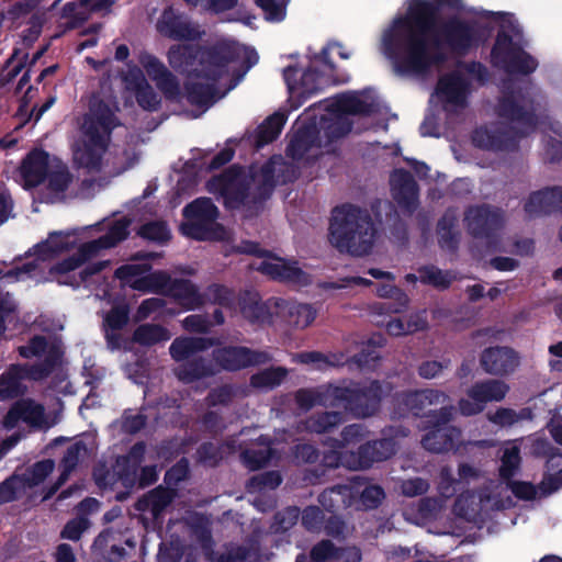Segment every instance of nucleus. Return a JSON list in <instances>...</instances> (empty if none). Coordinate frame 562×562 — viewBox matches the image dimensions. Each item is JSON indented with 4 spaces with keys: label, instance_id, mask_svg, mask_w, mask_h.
<instances>
[{
    "label": "nucleus",
    "instance_id": "1",
    "mask_svg": "<svg viewBox=\"0 0 562 562\" xmlns=\"http://www.w3.org/2000/svg\"><path fill=\"white\" fill-rule=\"evenodd\" d=\"M481 38L475 26L459 21L437 26L435 7L425 0H411L406 12L382 32L380 49L395 72L424 76L439 68L447 47L462 50Z\"/></svg>",
    "mask_w": 562,
    "mask_h": 562
},
{
    "label": "nucleus",
    "instance_id": "2",
    "mask_svg": "<svg viewBox=\"0 0 562 562\" xmlns=\"http://www.w3.org/2000/svg\"><path fill=\"white\" fill-rule=\"evenodd\" d=\"M168 60L172 68L188 72V101L209 106L218 88H234L257 64L258 55L245 45L224 42L205 52H198L189 45H175L169 49Z\"/></svg>",
    "mask_w": 562,
    "mask_h": 562
},
{
    "label": "nucleus",
    "instance_id": "3",
    "mask_svg": "<svg viewBox=\"0 0 562 562\" xmlns=\"http://www.w3.org/2000/svg\"><path fill=\"white\" fill-rule=\"evenodd\" d=\"M130 221L125 217L119 220H104L93 226L82 229L53 232L31 250L37 260L46 261L68 252L76 246L77 251L53 265L49 268V279L60 284L77 286L87 276L103 270L109 261H99L85 268L77 279L71 273L81 265L99 256L102 250L115 247L124 240L128 231Z\"/></svg>",
    "mask_w": 562,
    "mask_h": 562
},
{
    "label": "nucleus",
    "instance_id": "4",
    "mask_svg": "<svg viewBox=\"0 0 562 562\" xmlns=\"http://www.w3.org/2000/svg\"><path fill=\"white\" fill-rule=\"evenodd\" d=\"M375 105L371 91L348 92L326 100L295 122L288 155L297 161H310L329 153L331 144L350 132L351 115L370 113Z\"/></svg>",
    "mask_w": 562,
    "mask_h": 562
},
{
    "label": "nucleus",
    "instance_id": "5",
    "mask_svg": "<svg viewBox=\"0 0 562 562\" xmlns=\"http://www.w3.org/2000/svg\"><path fill=\"white\" fill-rule=\"evenodd\" d=\"M281 166L280 158H273L260 169L243 170L231 168L221 177L212 179L209 191L223 198L229 209H257L269 196L276 181L274 172Z\"/></svg>",
    "mask_w": 562,
    "mask_h": 562
},
{
    "label": "nucleus",
    "instance_id": "6",
    "mask_svg": "<svg viewBox=\"0 0 562 562\" xmlns=\"http://www.w3.org/2000/svg\"><path fill=\"white\" fill-rule=\"evenodd\" d=\"M114 126L113 110L98 98H93L80 134L71 147L72 159L78 168L87 172H99L109 166L110 132Z\"/></svg>",
    "mask_w": 562,
    "mask_h": 562
},
{
    "label": "nucleus",
    "instance_id": "7",
    "mask_svg": "<svg viewBox=\"0 0 562 562\" xmlns=\"http://www.w3.org/2000/svg\"><path fill=\"white\" fill-rule=\"evenodd\" d=\"M364 430L359 424L346 427L341 434V441L329 440L325 443L323 459L325 465L330 468L342 465L351 470H361L394 454L395 443L392 439L360 446L359 452L356 454L352 449L364 439Z\"/></svg>",
    "mask_w": 562,
    "mask_h": 562
},
{
    "label": "nucleus",
    "instance_id": "8",
    "mask_svg": "<svg viewBox=\"0 0 562 562\" xmlns=\"http://www.w3.org/2000/svg\"><path fill=\"white\" fill-rule=\"evenodd\" d=\"M375 239V229L368 212L342 205L333 212L329 241L340 251L353 256L368 254Z\"/></svg>",
    "mask_w": 562,
    "mask_h": 562
},
{
    "label": "nucleus",
    "instance_id": "9",
    "mask_svg": "<svg viewBox=\"0 0 562 562\" xmlns=\"http://www.w3.org/2000/svg\"><path fill=\"white\" fill-rule=\"evenodd\" d=\"M149 269L146 262H134L119 268L115 276L135 290L168 291L184 310H194L204 303L203 296L191 282L186 280L170 282V278L165 272L148 273Z\"/></svg>",
    "mask_w": 562,
    "mask_h": 562
},
{
    "label": "nucleus",
    "instance_id": "10",
    "mask_svg": "<svg viewBox=\"0 0 562 562\" xmlns=\"http://www.w3.org/2000/svg\"><path fill=\"white\" fill-rule=\"evenodd\" d=\"M335 55L348 59L350 52L340 44L333 43L325 47L319 56H315L311 61L310 70L302 72L293 67L285 69L284 79L291 101H300V99L311 95L327 82L325 76L331 74L334 69L328 58Z\"/></svg>",
    "mask_w": 562,
    "mask_h": 562
},
{
    "label": "nucleus",
    "instance_id": "11",
    "mask_svg": "<svg viewBox=\"0 0 562 562\" xmlns=\"http://www.w3.org/2000/svg\"><path fill=\"white\" fill-rule=\"evenodd\" d=\"M484 77L485 71L480 64L459 65L439 79L435 98L448 115H458L469 104L473 83L483 81Z\"/></svg>",
    "mask_w": 562,
    "mask_h": 562
},
{
    "label": "nucleus",
    "instance_id": "12",
    "mask_svg": "<svg viewBox=\"0 0 562 562\" xmlns=\"http://www.w3.org/2000/svg\"><path fill=\"white\" fill-rule=\"evenodd\" d=\"M20 177L24 188H33L47 181L50 201H55L67 189L70 175L65 164L43 150H34L27 155L20 167Z\"/></svg>",
    "mask_w": 562,
    "mask_h": 562
},
{
    "label": "nucleus",
    "instance_id": "13",
    "mask_svg": "<svg viewBox=\"0 0 562 562\" xmlns=\"http://www.w3.org/2000/svg\"><path fill=\"white\" fill-rule=\"evenodd\" d=\"M493 21L499 24L501 31L492 50V61L495 66L508 71L530 72L536 69V61L526 54L517 41L509 37L508 32L515 36L519 34V27L512 14L491 13Z\"/></svg>",
    "mask_w": 562,
    "mask_h": 562
},
{
    "label": "nucleus",
    "instance_id": "14",
    "mask_svg": "<svg viewBox=\"0 0 562 562\" xmlns=\"http://www.w3.org/2000/svg\"><path fill=\"white\" fill-rule=\"evenodd\" d=\"M218 211L210 199H198L183 210L186 222L180 229L194 239H225L228 233L216 223Z\"/></svg>",
    "mask_w": 562,
    "mask_h": 562
},
{
    "label": "nucleus",
    "instance_id": "15",
    "mask_svg": "<svg viewBox=\"0 0 562 562\" xmlns=\"http://www.w3.org/2000/svg\"><path fill=\"white\" fill-rule=\"evenodd\" d=\"M359 496V506L366 509L376 507L384 497L382 488L378 485H366L360 481L351 482L348 485H339L325 491L321 497V504L331 510L335 507L352 506L355 498Z\"/></svg>",
    "mask_w": 562,
    "mask_h": 562
},
{
    "label": "nucleus",
    "instance_id": "16",
    "mask_svg": "<svg viewBox=\"0 0 562 562\" xmlns=\"http://www.w3.org/2000/svg\"><path fill=\"white\" fill-rule=\"evenodd\" d=\"M508 392V385L499 380L476 382L467 390L465 396L458 403L459 412L463 416H473L482 413L487 403L502 401Z\"/></svg>",
    "mask_w": 562,
    "mask_h": 562
},
{
    "label": "nucleus",
    "instance_id": "17",
    "mask_svg": "<svg viewBox=\"0 0 562 562\" xmlns=\"http://www.w3.org/2000/svg\"><path fill=\"white\" fill-rule=\"evenodd\" d=\"M25 423L30 427L47 429L57 423V418L46 414L44 407L33 400L24 398L15 402L2 420L5 429L15 428L19 423Z\"/></svg>",
    "mask_w": 562,
    "mask_h": 562
},
{
    "label": "nucleus",
    "instance_id": "18",
    "mask_svg": "<svg viewBox=\"0 0 562 562\" xmlns=\"http://www.w3.org/2000/svg\"><path fill=\"white\" fill-rule=\"evenodd\" d=\"M499 116L510 124V130L528 134L536 126V114L529 99L519 93L505 97L498 106Z\"/></svg>",
    "mask_w": 562,
    "mask_h": 562
},
{
    "label": "nucleus",
    "instance_id": "19",
    "mask_svg": "<svg viewBox=\"0 0 562 562\" xmlns=\"http://www.w3.org/2000/svg\"><path fill=\"white\" fill-rule=\"evenodd\" d=\"M262 260L254 263L262 273L281 281L296 285H305L310 282V274L296 266L294 261H286L271 254H262Z\"/></svg>",
    "mask_w": 562,
    "mask_h": 562
},
{
    "label": "nucleus",
    "instance_id": "20",
    "mask_svg": "<svg viewBox=\"0 0 562 562\" xmlns=\"http://www.w3.org/2000/svg\"><path fill=\"white\" fill-rule=\"evenodd\" d=\"M452 407H443L440 409L438 416L436 415L435 429L423 438V446L427 450L443 452L453 448L454 441L459 438L460 432L458 429L446 425L452 416Z\"/></svg>",
    "mask_w": 562,
    "mask_h": 562
},
{
    "label": "nucleus",
    "instance_id": "21",
    "mask_svg": "<svg viewBox=\"0 0 562 562\" xmlns=\"http://www.w3.org/2000/svg\"><path fill=\"white\" fill-rule=\"evenodd\" d=\"M49 371L50 367L47 364L41 368L12 366L7 372L0 375V398H11L22 394L26 389L23 384L25 378L40 380L47 375Z\"/></svg>",
    "mask_w": 562,
    "mask_h": 562
},
{
    "label": "nucleus",
    "instance_id": "22",
    "mask_svg": "<svg viewBox=\"0 0 562 562\" xmlns=\"http://www.w3.org/2000/svg\"><path fill=\"white\" fill-rule=\"evenodd\" d=\"M156 27L161 35L173 40L193 41L203 33L198 25L171 8L162 12Z\"/></svg>",
    "mask_w": 562,
    "mask_h": 562
},
{
    "label": "nucleus",
    "instance_id": "23",
    "mask_svg": "<svg viewBox=\"0 0 562 562\" xmlns=\"http://www.w3.org/2000/svg\"><path fill=\"white\" fill-rule=\"evenodd\" d=\"M173 494L169 490L156 488L142 497L136 508L145 528L156 527L161 513L171 503Z\"/></svg>",
    "mask_w": 562,
    "mask_h": 562
},
{
    "label": "nucleus",
    "instance_id": "24",
    "mask_svg": "<svg viewBox=\"0 0 562 562\" xmlns=\"http://www.w3.org/2000/svg\"><path fill=\"white\" fill-rule=\"evenodd\" d=\"M467 222L473 234L490 235L504 225L505 217L499 210L484 206L471 209L467 214Z\"/></svg>",
    "mask_w": 562,
    "mask_h": 562
},
{
    "label": "nucleus",
    "instance_id": "25",
    "mask_svg": "<svg viewBox=\"0 0 562 562\" xmlns=\"http://www.w3.org/2000/svg\"><path fill=\"white\" fill-rule=\"evenodd\" d=\"M139 63L168 98H178L180 95L175 78L156 57L149 54H142Z\"/></svg>",
    "mask_w": 562,
    "mask_h": 562
},
{
    "label": "nucleus",
    "instance_id": "26",
    "mask_svg": "<svg viewBox=\"0 0 562 562\" xmlns=\"http://www.w3.org/2000/svg\"><path fill=\"white\" fill-rule=\"evenodd\" d=\"M126 88L136 94L137 102L145 110H155L159 103L157 94L147 83L142 70L137 67L128 68L124 76Z\"/></svg>",
    "mask_w": 562,
    "mask_h": 562
},
{
    "label": "nucleus",
    "instance_id": "27",
    "mask_svg": "<svg viewBox=\"0 0 562 562\" xmlns=\"http://www.w3.org/2000/svg\"><path fill=\"white\" fill-rule=\"evenodd\" d=\"M391 189L397 203L411 211L417 201V189L411 175L396 170L391 176Z\"/></svg>",
    "mask_w": 562,
    "mask_h": 562
},
{
    "label": "nucleus",
    "instance_id": "28",
    "mask_svg": "<svg viewBox=\"0 0 562 562\" xmlns=\"http://www.w3.org/2000/svg\"><path fill=\"white\" fill-rule=\"evenodd\" d=\"M274 307L277 314L282 317H289L290 323L300 328L307 327L316 317V311L307 304L277 300Z\"/></svg>",
    "mask_w": 562,
    "mask_h": 562
},
{
    "label": "nucleus",
    "instance_id": "29",
    "mask_svg": "<svg viewBox=\"0 0 562 562\" xmlns=\"http://www.w3.org/2000/svg\"><path fill=\"white\" fill-rule=\"evenodd\" d=\"M510 137L503 131L499 124H492L477 128L473 134L475 146L485 149H503L508 147Z\"/></svg>",
    "mask_w": 562,
    "mask_h": 562
},
{
    "label": "nucleus",
    "instance_id": "30",
    "mask_svg": "<svg viewBox=\"0 0 562 562\" xmlns=\"http://www.w3.org/2000/svg\"><path fill=\"white\" fill-rule=\"evenodd\" d=\"M443 510L441 501L435 498L423 499L417 507L405 510L406 520L424 526L432 520L438 519Z\"/></svg>",
    "mask_w": 562,
    "mask_h": 562
},
{
    "label": "nucleus",
    "instance_id": "31",
    "mask_svg": "<svg viewBox=\"0 0 562 562\" xmlns=\"http://www.w3.org/2000/svg\"><path fill=\"white\" fill-rule=\"evenodd\" d=\"M448 401V396L436 390H426L422 392H416L409 395H405L401 402L405 404V406L409 407V409L418 415L426 408L431 406L445 404Z\"/></svg>",
    "mask_w": 562,
    "mask_h": 562
},
{
    "label": "nucleus",
    "instance_id": "32",
    "mask_svg": "<svg viewBox=\"0 0 562 562\" xmlns=\"http://www.w3.org/2000/svg\"><path fill=\"white\" fill-rule=\"evenodd\" d=\"M112 0H81L78 3H68L64 8V14L71 19V25L88 19V12H106L112 5Z\"/></svg>",
    "mask_w": 562,
    "mask_h": 562
},
{
    "label": "nucleus",
    "instance_id": "33",
    "mask_svg": "<svg viewBox=\"0 0 562 562\" xmlns=\"http://www.w3.org/2000/svg\"><path fill=\"white\" fill-rule=\"evenodd\" d=\"M128 319V308L124 304H119L104 315L103 326L105 337L111 348H119L116 330L126 325Z\"/></svg>",
    "mask_w": 562,
    "mask_h": 562
},
{
    "label": "nucleus",
    "instance_id": "34",
    "mask_svg": "<svg viewBox=\"0 0 562 562\" xmlns=\"http://www.w3.org/2000/svg\"><path fill=\"white\" fill-rule=\"evenodd\" d=\"M562 200V189L553 188L544 191L535 192L526 203V211L533 215L548 212L558 202Z\"/></svg>",
    "mask_w": 562,
    "mask_h": 562
},
{
    "label": "nucleus",
    "instance_id": "35",
    "mask_svg": "<svg viewBox=\"0 0 562 562\" xmlns=\"http://www.w3.org/2000/svg\"><path fill=\"white\" fill-rule=\"evenodd\" d=\"M145 447L142 443L135 445L130 451L128 456L117 460L116 471L125 483L134 481L138 465L143 460Z\"/></svg>",
    "mask_w": 562,
    "mask_h": 562
},
{
    "label": "nucleus",
    "instance_id": "36",
    "mask_svg": "<svg viewBox=\"0 0 562 562\" xmlns=\"http://www.w3.org/2000/svg\"><path fill=\"white\" fill-rule=\"evenodd\" d=\"M481 363L484 370L493 374H503L517 366L515 353H483Z\"/></svg>",
    "mask_w": 562,
    "mask_h": 562
},
{
    "label": "nucleus",
    "instance_id": "37",
    "mask_svg": "<svg viewBox=\"0 0 562 562\" xmlns=\"http://www.w3.org/2000/svg\"><path fill=\"white\" fill-rule=\"evenodd\" d=\"M170 334L159 325L145 324L136 328L133 340L140 346L151 347L160 341L168 340Z\"/></svg>",
    "mask_w": 562,
    "mask_h": 562
},
{
    "label": "nucleus",
    "instance_id": "38",
    "mask_svg": "<svg viewBox=\"0 0 562 562\" xmlns=\"http://www.w3.org/2000/svg\"><path fill=\"white\" fill-rule=\"evenodd\" d=\"M484 499L482 495L462 493L454 502L453 513L468 520L473 519L481 510Z\"/></svg>",
    "mask_w": 562,
    "mask_h": 562
},
{
    "label": "nucleus",
    "instance_id": "39",
    "mask_svg": "<svg viewBox=\"0 0 562 562\" xmlns=\"http://www.w3.org/2000/svg\"><path fill=\"white\" fill-rule=\"evenodd\" d=\"M284 123L285 116L282 113H274L268 117L258 128V146H262L276 139L281 133Z\"/></svg>",
    "mask_w": 562,
    "mask_h": 562
},
{
    "label": "nucleus",
    "instance_id": "40",
    "mask_svg": "<svg viewBox=\"0 0 562 562\" xmlns=\"http://www.w3.org/2000/svg\"><path fill=\"white\" fill-rule=\"evenodd\" d=\"M260 442L257 443L259 446L258 449L250 448L244 451L243 461L250 469L256 470L260 467L265 465L272 454V449L270 448V442L260 437Z\"/></svg>",
    "mask_w": 562,
    "mask_h": 562
},
{
    "label": "nucleus",
    "instance_id": "41",
    "mask_svg": "<svg viewBox=\"0 0 562 562\" xmlns=\"http://www.w3.org/2000/svg\"><path fill=\"white\" fill-rule=\"evenodd\" d=\"M54 468L55 463L52 460L40 461L25 471L21 481L29 487L38 486L53 472Z\"/></svg>",
    "mask_w": 562,
    "mask_h": 562
},
{
    "label": "nucleus",
    "instance_id": "42",
    "mask_svg": "<svg viewBox=\"0 0 562 562\" xmlns=\"http://www.w3.org/2000/svg\"><path fill=\"white\" fill-rule=\"evenodd\" d=\"M16 321V305L9 293L0 291V337L4 334L8 325Z\"/></svg>",
    "mask_w": 562,
    "mask_h": 562
},
{
    "label": "nucleus",
    "instance_id": "43",
    "mask_svg": "<svg viewBox=\"0 0 562 562\" xmlns=\"http://www.w3.org/2000/svg\"><path fill=\"white\" fill-rule=\"evenodd\" d=\"M210 539L205 536L202 539V548L205 551V554L212 562H240L246 559L247 550L243 547H233L227 550L225 554H221L218 557L213 555V552L210 550Z\"/></svg>",
    "mask_w": 562,
    "mask_h": 562
},
{
    "label": "nucleus",
    "instance_id": "44",
    "mask_svg": "<svg viewBox=\"0 0 562 562\" xmlns=\"http://www.w3.org/2000/svg\"><path fill=\"white\" fill-rule=\"evenodd\" d=\"M269 22H281L286 15L289 0H256Z\"/></svg>",
    "mask_w": 562,
    "mask_h": 562
},
{
    "label": "nucleus",
    "instance_id": "45",
    "mask_svg": "<svg viewBox=\"0 0 562 562\" xmlns=\"http://www.w3.org/2000/svg\"><path fill=\"white\" fill-rule=\"evenodd\" d=\"M85 453L86 447L81 443H75L67 449L61 461L63 473L60 474L58 486L67 480L69 472L75 469Z\"/></svg>",
    "mask_w": 562,
    "mask_h": 562
},
{
    "label": "nucleus",
    "instance_id": "46",
    "mask_svg": "<svg viewBox=\"0 0 562 562\" xmlns=\"http://www.w3.org/2000/svg\"><path fill=\"white\" fill-rule=\"evenodd\" d=\"M378 293L382 297H391L395 300L393 305H383L382 308L391 313L402 312L408 304V297L401 290L394 288L392 284L382 285Z\"/></svg>",
    "mask_w": 562,
    "mask_h": 562
},
{
    "label": "nucleus",
    "instance_id": "47",
    "mask_svg": "<svg viewBox=\"0 0 562 562\" xmlns=\"http://www.w3.org/2000/svg\"><path fill=\"white\" fill-rule=\"evenodd\" d=\"M530 417L531 414L528 408H524L518 413L509 408H501L495 414L488 416L492 423L499 426H510L519 420L528 419Z\"/></svg>",
    "mask_w": 562,
    "mask_h": 562
},
{
    "label": "nucleus",
    "instance_id": "48",
    "mask_svg": "<svg viewBox=\"0 0 562 562\" xmlns=\"http://www.w3.org/2000/svg\"><path fill=\"white\" fill-rule=\"evenodd\" d=\"M285 376V371L281 368L263 370L251 378V383L256 387H273L279 385Z\"/></svg>",
    "mask_w": 562,
    "mask_h": 562
},
{
    "label": "nucleus",
    "instance_id": "49",
    "mask_svg": "<svg viewBox=\"0 0 562 562\" xmlns=\"http://www.w3.org/2000/svg\"><path fill=\"white\" fill-rule=\"evenodd\" d=\"M341 418L337 413H323L310 417L306 428L315 432L328 431L331 427L340 423Z\"/></svg>",
    "mask_w": 562,
    "mask_h": 562
},
{
    "label": "nucleus",
    "instance_id": "50",
    "mask_svg": "<svg viewBox=\"0 0 562 562\" xmlns=\"http://www.w3.org/2000/svg\"><path fill=\"white\" fill-rule=\"evenodd\" d=\"M214 347V341L204 338H178L176 339L171 347L170 351H203L205 349Z\"/></svg>",
    "mask_w": 562,
    "mask_h": 562
},
{
    "label": "nucleus",
    "instance_id": "51",
    "mask_svg": "<svg viewBox=\"0 0 562 562\" xmlns=\"http://www.w3.org/2000/svg\"><path fill=\"white\" fill-rule=\"evenodd\" d=\"M280 483L281 476L278 472H268L254 476L248 484V490L250 493H260L266 490H274Z\"/></svg>",
    "mask_w": 562,
    "mask_h": 562
},
{
    "label": "nucleus",
    "instance_id": "52",
    "mask_svg": "<svg viewBox=\"0 0 562 562\" xmlns=\"http://www.w3.org/2000/svg\"><path fill=\"white\" fill-rule=\"evenodd\" d=\"M280 483L281 476L278 472H268L254 476L248 484V490L250 493H260L266 490H274Z\"/></svg>",
    "mask_w": 562,
    "mask_h": 562
},
{
    "label": "nucleus",
    "instance_id": "53",
    "mask_svg": "<svg viewBox=\"0 0 562 562\" xmlns=\"http://www.w3.org/2000/svg\"><path fill=\"white\" fill-rule=\"evenodd\" d=\"M519 464V450L516 445L509 443L504 448L502 457V465L499 469L501 475L504 479H509Z\"/></svg>",
    "mask_w": 562,
    "mask_h": 562
},
{
    "label": "nucleus",
    "instance_id": "54",
    "mask_svg": "<svg viewBox=\"0 0 562 562\" xmlns=\"http://www.w3.org/2000/svg\"><path fill=\"white\" fill-rule=\"evenodd\" d=\"M164 305H165V303L161 299H158V297L147 299V300L143 301L142 304L139 305L135 317L137 321H143V319L150 317L155 313H158L159 316H162L165 314H168V315L176 314V312H173L171 310L162 311Z\"/></svg>",
    "mask_w": 562,
    "mask_h": 562
},
{
    "label": "nucleus",
    "instance_id": "55",
    "mask_svg": "<svg viewBox=\"0 0 562 562\" xmlns=\"http://www.w3.org/2000/svg\"><path fill=\"white\" fill-rule=\"evenodd\" d=\"M188 355L189 353H177V361H186V363L182 367H179L177 369V374L179 379L189 382L192 381L193 379L200 378L209 373V371H206L200 364L187 361Z\"/></svg>",
    "mask_w": 562,
    "mask_h": 562
},
{
    "label": "nucleus",
    "instance_id": "56",
    "mask_svg": "<svg viewBox=\"0 0 562 562\" xmlns=\"http://www.w3.org/2000/svg\"><path fill=\"white\" fill-rule=\"evenodd\" d=\"M142 237L162 243L169 239L170 232L162 222H151L143 225L138 233Z\"/></svg>",
    "mask_w": 562,
    "mask_h": 562
},
{
    "label": "nucleus",
    "instance_id": "57",
    "mask_svg": "<svg viewBox=\"0 0 562 562\" xmlns=\"http://www.w3.org/2000/svg\"><path fill=\"white\" fill-rule=\"evenodd\" d=\"M379 390H380V386L378 385V383H372L370 390L368 392L362 393L359 396L358 401L359 402H368V405L364 408H362V407L355 408L357 415L369 416L374 412V409L378 405V402H379Z\"/></svg>",
    "mask_w": 562,
    "mask_h": 562
},
{
    "label": "nucleus",
    "instance_id": "58",
    "mask_svg": "<svg viewBox=\"0 0 562 562\" xmlns=\"http://www.w3.org/2000/svg\"><path fill=\"white\" fill-rule=\"evenodd\" d=\"M88 527L89 521L85 517L75 518L66 524L61 531V538L77 541Z\"/></svg>",
    "mask_w": 562,
    "mask_h": 562
},
{
    "label": "nucleus",
    "instance_id": "59",
    "mask_svg": "<svg viewBox=\"0 0 562 562\" xmlns=\"http://www.w3.org/2000/svg\"><path fill=\"white\" fill-rule=\"evenodd\" d=\"M342 353H340L341 356ZM339 353H299L297 361L303 363H316L318 368H323L324 364L336 366L339 360L336 357Z\"/></svg>",
    "mask_w": 562,
    "mask_h": 562
},
{
    "label": "nucleus",
    "instance_id": "60",
    "mask_svg": "<svg viewBox=\"0 0 562 562\" xmlns=\"http://www.w3.org/2000/svg\"><path fill=\"white\" fill-rule=\"evenodd\" d=\"M385 341L383 335L374 333L360 338L356 337L352 347L360 349V351H371L385 347Z\"/></svg>",
    "mask_w": 562,
    "mask_h": 562
},
{
    "label": "nucleus",
    "instance_id": "61",
    "mask_svg": "<svg viewBox=\"0 0 562 562\" xmlns=\"http://www.w3.org/2000/svg\"><path fill=\"white\" fill-rule=\"evenodd\" d=\"M419 279L424 283H430L436 286H447L451 281L447 273L432 267L420 270Z\"/></svg>",
    "mask_w": 562,
    "mask_h": 562
},
{
    "label": "nucleus",
    "instance_id": "62",
    "mask_svg": "<svg viewBox=\"0 0 562 562\" xmlns=\"http://www.w3.org/2000/svg\"><path fill=\"white\" fill-rule=\"evenodd\" d=\"M223 357L220 359L223 362V368L227 370H237L251 364L250 356L254 353H221Z\"/></svg>",
    "mask_w": 562,
    "mask_h": 562
},
{
    "label": "nucleus",
    "instance_id": "63",
    "mask_svg": "<svg viewBox=\"0 0 562 562\" xmlns=\"http://www.w3.org/2000/svg\"><path fill=\"white\" fill-rule=\"evenodd\" d=\"M311 557L315 562H323L330 558L337 559L340 554L339 550H337L330 541L324 540L312 549Z\"/></svg>",
    "mask_w": 562,
    "mask_h": 562
},
{
    "label": "nucleus",
    "instance_id": "64",
    "mask_svg": "<svg viewBox=\"0 0 562 562\" xmlns=\"http://www.w3.org/2000/svg\"><path fill=\"white\" fill-rule=\"evenodd\" d=\"M503 337H505V334L503 331L487 329L485 331L477 334L476 340L481 346L486 345L484 351L492 352L499 351L498 347L495 344L501 341Z\"/></svg>",
    "mask_w": 562,
    "mask_h": 562
}]
</instances>
